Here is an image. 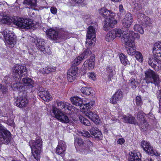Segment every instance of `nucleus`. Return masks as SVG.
<instances>
[{
    "instance_id": "64",
    "label": "nucleus",
    "mask_w": 161,
    "mask_h": 161,
    "mask_svg": "<svg viewBox=\"0 0 161 161\" xmlns=\"http://www.w3.org/2000/svg\"><path fill=\"white\" fill-rule=\"evenodd\" d=\"M128 53L131 56H133L135 55V53L136 51H127Z\"/></svg>"
},
{
    "instance_id": "38",
    "label": "nucleus",
    "mask_w": 161,
    "mask_h": 161,
    "mask_svg": "<svg viewBox=\"0 0 161 161\" xmlns=\"http://www.w3.org/2000/svg\"><path fill=\"white\" fill-rule=\"evenodd\" d=\"M144 114V113L142 111H139L138 112L137 116L140 120V122H143V121H146Z\"/></svg>"
},
{
    "instance_id": "5",
    "label": "nucleus",
    "mask_w": 161,
    "mask_h": 161,
    "mask_svg": "<svg viewBox=\"0 0 161 161\" xmlns=\"http://www.w3.org/2000/svg\"><path fill=\"white\" fill-rule=\"evenodd\" d=\"M75 141L79 146L80 151L84 154H87L92 151V147L93 144L88 138H86L84 141L81 138H76Z\"/></svg>"
},
{
    "instance_id": "50",
    "label": "nucleus",
    "mask_w": 161,
    "mask_h": 161,
    "mask_svg": "<svg viewBox=\"0 0 161 161\" xmlns=\"http://www.w3.org/2000/svg\"><path fill=\"white\" fill-rule=\"evenodd\" d=\"M157 95L159 100V106H160L161 104V90H158L157 91Z\"/></svg>"
},
{
    "instance_id": "29",
    "label": "nucleus",
    "mask_w": 161,
    "mask_h": 161,
    "mask_svg": "<svg viewBox=\"0 0 161 161\" xmlns=\"http://www.w3.org/2000/svg\"><path fill=\"white\" fill-rule=\"evenodd\" d=\"M95 104V101H91L89 102L88 103H86L85 104H80L79 106L80 109H90L92 108L93 106Z\"/></svg>"
},
{
    "instance_id": "45",
    "label": "nucleus",
    "mask_w": 161,
    "mask_h": 161,
    "mask_svg": "<svg viewBox=\"0 0 161 161\" xmlns=\"http://www.w3.org/2000/svg\"><path fill=\"white\" fill-rule=\"evenodd\" d=\"M83 60V58L80 55L77 58H75L73 61L74 64L75 66H76L79 65Z\"/></svg>"
},
{
    "instance_id": "37",
    "label": "nucleus",
    "mask_w": 161,
    "mask_h": 161,
    "mask_svg": "<svg viewBox=\"0 0 161 161\" xmlns=\"http://www.w3.org/2000/svg\"><path fill=\"white\" fill-rule=\"evenodd\" d=\"M82 136L85 137L86 138H88L89 140H91L92 138V136H91L89 132L86 130H83L80 133Z\"/></svg>"
},
{
    "instance_id": "36",
    "label": "nucleus",
    "mask_w": 161,
    "mask_h": 161,
    "mask_svg": "<svg viewBox=\"0 0 161 161\" xmlns=\"http://www.w3.org/2000/svg\"><path fill=\"white\" fill-rule=\"evenodd\" d=\"M79 119L80 122L85 125L89 126L91 125L89 121L83 116L80 117Z\"/></svg>"
},
{
    "instance_id": "51",
    "label": "nucleus",
    "mask_w": 161,
    "mask_h": 161,
    "mask_svg": "<svg viewBox=\"0 0 161 161\" xmlns=\"http://www.w3.org/2000/svg\"><path fill=\"white\" fill-rule=\"evenodd\" d=\"M88 76L90 78L94 80H95L96 79V76L95 73H90L89 74Z\"/></svg>"
},
{
    "instance_id": "52",
    "label": "nucleus",
    "mask_w": 161,
    "mask_h": 161,
    "mask_svg": "<svg viewBox=\"0 0 161 161\" xmlns=\"http://www.w3.org/2000/svg\"><path fill=\"white\" fill-rule=\"evenodd\" d=\"M146 20H147V21L145 22L143 25L144 26L145 25L146 26H150L151 24L150 20V19L148 17H147L146 18Z\"/></svg>"
},
{
    "instance_id": "60",
    "label": "nucleus",
    "mask_w": 161,
    "mask_h": 161,
    "mask_svg": "<svg viewBox=\"0 0 161 161\" xmlns=\"http://www.w3.org/2000/svg\"><path fill=\"white\" fill-rule=\"evenodd\" d=\"M48 69L49 70V71L50 72H55L56 70V68L55 67H50L48 68Z\"/></svg>"
},
{
    "instance_id": "19",
    "label": "nucleus",
    "mask_w": 161,
    "mask_h": 161,
    "mask_svg": "<svg viewBox=\"0 0 161 161\" xmlns=\"http://www.w3.org/2000/svg\"><path fill=\"white\" fill-rule=\"evenodd\" d=\"M106 71L108 74V81H110L115 80L116 79L115 76L116 72L114 67L113 66L108 65L106 68Z\"/></svg>"
},
{
    "instance_id": "44",
    "label": "nucleus",
    "mask_w": 161,
    "mask_h": 161,
    "mask_svg": "<svg viewBox=\"0 0 161 161\" xmlns=\"http://www.w3.org/2000/svg\"><path fill=\"white\" fill-rule=\"evenodd\" d=\"M91 51H84L80 55L83 59L87 58L92 53Z\"/></svg>"
},
{
    "instance_id": "46",
    "label": "nucleus",
    "mask_w": 161,
    "mask_h": 161,
    "mask_svg": "<svg viewBox=\"0 0 161 161\" xmlns=\"http://www.w3.org/2000/svg\"><path fill=\"white\" fill-rule=\"evenodd\" d=\"M136 105L139 107H141V105H142V99L140 96H137L136 99Z\"/></svg>"
},
{
    "instance_id": "25",
    "label": "nucleus",
    "mask_w": 161,
    "mask_h": 161,
    "mask_svg": "<svg viewBox=\"0 0 161 161\" xmlns=\"http://www.w3.org/2000/svg\"><path fill=\"white\" fill-rule=\"evenodd\" d=\"M141 154L139 152H131L130 154L129 161H141Z\"/></svg>"
},
{
    "instance_id": "40",
    "label": "nucleus",
    "mask_w": 161,
    "mask_h": 161,
    "mask_svg": "<svg viewBox=\"0 0 161 161\" xmlns=\"http://www.w3.org/2000/svg\"><path fill=\"white\" fill-rule=\"evenodd\" d=\"M135 56L136 59L140 62L143 61V57L142 53L138 51H136Z\"/></svg>"
},
{
    "instance_id": "17",
    "label": "nucleus",
    "mask_w": 161,
    "mask_h": 161,
    "mask_svg": "<svg viewBox=\"0 0 161 161\" xmlns=\"http://www.w3.org/2000/svg\"><path fill=\"white\" fill-rule=\"evenodd\" d=\"M90 134L94 136L97 140H99L102 138V134L101 131L96 127H92L89 130Z\"/></svg>"
},
{
    "instance_id": "18",
    "label": "nucleus",
    "mask_w": 161,
    "mask_h": 161,
    "mask_svg": "<svg viewBox=\"0 0 161 161\" xmlns=\"http://www.w3.org/2000/svg\"><path fill=\"white\" fill-rule=\"evenodd\" d=\"M133 21L132 15L130 13L127 14L123 20L122 25L123 27L126 28L129 27Z\"/></svg>"
},
{
    "instance_id": "31",
    "label": "nucleus",
    "mask_w": 161,
    "mask_h": 161,
    "mask_svg": "<svg viewBox=\"0 0 161 161\" xmlns=\"http://www.w3.org/2000/svg\"><path fill=\"white\" fill-rule=\"evenodd\" d=\"M137 125L139 126L140 130L143 131L146 130L149 128V125L146 120L143 122L137 123Z\"/></svg>"
},
{
    "instance_id": "22",
    "label": "nucleus",
    "mask_w": 161,
    "mask_h": 161,
    "mask_svg": "<svg viewBox=\"0 0 161 161\" xmlns=\"http://www.w3.org/2000/svg\"><path fill=\"white\" fill-rule=\"evenodd\" d=\"M24 96L25 94L24 93ZM17 99L16 101V105L19 108H22L25 106L28 103V101L25 96L20 97H17Z\"/></svg>"
},
{
    "instance_id": "13",
    "label": "nucleus",
    "mask_w": 161,
    "mask_h": 161,
    "mask_svg": "<svg viewBox=\"0 0 161 161\" xmlns=\"http://www.w3.org/2000/svg\"><path fill=\"white\" fill-rule=\"evenodd\" d=\"M141 145L144 150L148 155L156 157L160 156V153L153 148L149 142L143 140L141 142Z\"/></svg>"
},
{
    "instance_id": "34",
    "label": "nucleus",
    "mask_w": 161,
    "mask_h": 161,
    "mask_svg": "<svg viewBox=\"0 0 161 161\" xmlns=\"http://www.w3.org/2000/svg\"><path fill=\"white\" fill-rule=\"evenodd\" d=\"M132 6L137 11L140 10L142 8L141 3L138 1H133L132 2Z\"/></svg>"
},
{
    "instance_id": "49",
    "label": "nucleus",
    "mask_w": 161,
    "mask_h": 161,
    "mask_svg": "<svg viewBox=\"0 0 161 161\" xmlns=\"http://www.w3.org/2000/svg\"><path fill=\"white\" fill-rule=\"evenodd\" d=\"M42 97H43V99L46 101H49L51 99V97L49 93V92H47V93L46 94L45 96Z\"/></svg>"
},
{
    "instance_id": "42",
    "label": "nucleus",
    "mask_w": 161,
    "mask_h": 161,
    "mask_svg": "<svg viewBox=\"0 0 161 161\" xmlns=\"http://www.w3.org/2000/svg\"><path fill=\"white\" fill-rule=\"evenodd\" d=\"M134 29L135 31L139 32L142 34H143L144 32L143 28L138 24H136L134 25Z\"/></svg>"
},
{
    "instance_id": "58",
    "label": "nucleus",
    "mask_w": 161,
    "mask_h": 161,
    "mask_svg": "<svg viewBox=\"0 0 161 161\" xmlns=\"http://www.w3.org/2000/svg\"><path fill=\"white\" fill-rule=\"evenodd\" d=\"M0 89H2V93L3 94H6L8 92V89L6 87H3L2 86V87Z\"/></svg>"
},
{
    "instance_id": "26",
    "label": "nucleus",
    "mask_w": 161,
    "mask_h": 161,
    "mask_svg": "<svg viewBox=\"0 0 161 161\" xmlns=\"http://www.w3.org/2000/svg\"><path fill=\"white\" fill-rule=\"evenodd\" d=\"M35 42L37 49L40 50H44L45 49L44 46V42L42 39H37L35 40Z\"/></svg>"
},
{
    "instance_id": "15",
    "label": "nucleus",
    "mask_w": 161,
    "mask_h": 161,
    "mask_svg": "<svg viewBox=\"0 0 161 161\" xmlns=\"http://www.w3.org/2000/svg\"><path fill=\"white\" fill-rule=\"evenodd\" d=\"M117 23V21L114 19V17L107 18L105 20L104 30L105 31H109L110 29L113 28Z\"/></svg>"
},
{
    "instance_id": "54",
    "label": "nucleus",
    "mask_w": 161,
    "mask_h": 161,
    "mask_svg": "<svg viewBox=\"0 0 161 161\" xmlns=\"http://www.w3.org/2000/svg\"><path fill=\"white\" fill-rule=\"evenodd\" d=\"M125 141V139L123 138L119 139L117 141V143L120 145L123 144Z\"/></svg>"
},
{
    "instance_id": "35",
    "label": "nucleus",
    "mask_w": 161,
    "mask_h": 161,
    "mask_svg": "<svg viewBox=\"0 0 161 161\" xmlns=\"http://www.w3.org/2000/svg\"><path fill=\"white\" fill-rule=\"evenodd\" d=\"M84 65H88V69H91L94 68L95 63L93 61H91L87 60L84 62Z\"/></svg>"
},
{
    "instance_id": "8",
    "label": "nucleus",
    "mask_w": 161,
    "mask_h": 161,
    "mask_svg": "<svg viewBox=\"0 0 161 161\" xmlns=\"http://www.w3.org/2000/svg\"><path fill=\"white\" fill-rule=\"evenodd\" d=\"M26 70V67L24 65H16L14 67L13 75L15 81L17 82L19 81L24 75L25 76Z\"/></svg>"
},
{
    "instance_id": "3",
    "label": "nucleus",
    "mask_w": 161,
    "mask_h": 161,
    "mask_svg": "<svg viewBox=\"0 0 161 161\" xmlns=\"http://www.w3.org/2000/svg\"><path fill=\"white\" fill-rule=\"evenodd\" d=\"M32 154V157L37 161H40V153L42 149V143L41 139H36L35 141L31 140L29 143Z\"/></svg>"
},
{
    "instance_id": "28",
    "label": "nucleus",
    "mask_w": 161,
    "mask_h": 161,
    "mask_svg": "<svg viewBox=\"0 0 161 161\" xmlns=\"http://www.w3.org/2000/svg\"><path fill=\"white\" fill-rule=\"evenodd\" d=\"M113 33L114 34V36H115V38L116 37H121V39H123V41L124 42V39L123 36H125V34H126L125 33H123L122 30L119 29H115L113 30Z\"/></svg>"
},
{
    "instance_id": "4",
    "label": "nucleus",
    "mask_w": 161,
    "mask_h": 161,
    "mask_svg": "<svg viewBox=\"0 0 161 161\" xmlns=\"http://www.w3.org/2000/svg\"><path fill=\"white\" fill-rule=\"evenodd\" d=\"M125 35V36L123 37L126 49V50H135L136 49V47L134 39H139L140 37L139 35L131 31Z\"/></svg>"
},
{
    "instance_id": "62",
    "label": "nucleus",
    "mask_w": 161,
    "mask_h": 161,
    "mask_svg": "<svg viewBox=\"0 0 161 161\" xmlns=\"http://www.w3.org/2000/svg\"><path fill=\"white\" fill-rule=\"evenodd\" d=\"M8 122L9 125L11 126H13L14 125V124L13 120L9 119L8 121Z\"/></svg>"
},
{
    "instance_id": "63",
    "label": "nucleus",
    "mask_w": 161,
    "mask_h": 161,
    "mask_svg": "<svg viewBox=\"0 0 161 161\" xmlns=\"http://www.w3.org/2000/svg\"><path fill=\"white\" fill-rule=\"evenodd\" d=\"M57 105L58 106V108H59L60 107L61 105L62 106L63 105L64 106V102H57Z\"/></svg>"
},
{
    "instance_id": "59",
    "label": "nucleus",
    "mask_w": 161,
    "mask_h": 161,
    "mask_svg": "<svg viewBox=\"0 0 161 161\" xmlns=\"http://www.w3.org/2000/svg\"><path fill=\"white\" fill-rule=\"evenodd\" d=\"M119 55L120 61H123V59L126 58V56L123 53H121Z\"/></svg>"
},
{
    "instance_id": "53",
    "label": "nucleus",
    "mask_w": 161,
    "mask_h": 161,
    "mask_svg": "<svg viewBox=\"0 0 161 161\" xmlns=\"http://www.w3.org/2000/svg\"><path fill=\"white\" fill-rule=\"evenodd\" d=\"M65 109H67L68 110L71 111L72 109L73 108V106L68 103H66V106H65Z\"/></svg>"
},
{
    "instance_id": "56",
    "label": "nucleus",
    "mask_w": 161,
    "mask_h": 161,
    "mask_svg": "<svg viewBox=\"0 0 161 161\" xmlns=\"http://www.w3.org/2000/svg\"><path fill=\"white\" fill-rule=\"evenodd\" d=\"M121 62L122 64L125 66H126L129 64V61L127 59V58H125L123 60V61H121Z\"/></svg>"
},
{
    "instance_id": "55",
    "label": "nucleus",
    "mask_w": 161,
    "mask_h": 161,
    "mask_svg": "<svg viewBox=\"0 0 161 161\" xmlns=\"http://www.w3.org/2000/svg\"><path fill=\"white\" fill-rule=\"evenodd\" d=\"M50 11L51 13L53 14H55L57 13V9L54 7H52L50 8Z\"/></svg>"
},
{
    "instance_id": "43",
    "label": "nucleus",
    "mask_w": 161,
    "mask_h": 161,
    "mask_svg": "<svg viewBox=\"0 0 161 161\" xmlns=\"http://www.w3.org/2000/svg\"><path fill=\"white\" fill-rule=\"evenodd\" d=\"M153 50H161V42H158L154 43Z\"/></svg>"
},
{
    "instance_id": "57",
    "label": "nucleus",
    "mask_w": 161,
    "mask_h": 161,
    "mask_svg": "<svg viewBox=\"0 0 161 161\" xmlns=\"http://www.w3.org/2000/svg\"><path fill=\"white\" fill-rule=\"evenodd\" d=\"M34 87H35V88L36 89H37V90L39 92L40 91H42L43 90H44V89L43 87H42L40 85H34Z\"/></svg>"
},
{
    "instance_id": "14",
    "label": "nucleus",
    "mask_w": 161,
    "mask_h": 161,
    "mask_svg": "<svg viewBox=\"0 0 161 161\" xmlns=\"http://www.w3.org/2000/svg\"><path fill=\"white\" fill-rule=\"evenodd\" d=\"M153 57H150L148 58V64L155 70H158L159 69V63L160 60L157 57L155 56L154 54H153Z\"/></svg>"
},
{
    "instance_id": "21",
    "label": "nucleus",
    "mask_w": 161,
    "mask_h": 161,
    "mask_svg": "<svg viewBox=\"0 0 161 161\" xmlns=\"http://www.w3.org/2000/svg\"><path fill=\"white\" fill-rule=\"evenodd\" d=\"M87 116L96 125H100L101 122L99 116L95 112L92 111L88 112L86 113Z\"/></svg>"
},
{
    "instance_id": "47",
    "label": "nucleus",
    "mask_w": 161,
    "mask_h": 161,
    "mask_svg": "<svg viewBox=\"0 0 161 161\" xmlns=\"http://www.w3.org/2000/svg\"><path fill=\"white\" fill-rule=\"evenodd\" d=\"M119 101L118 99H117L116 97L114 96V95L110 99V101L111 103L113 104H115L117 103V102Z\"/></svg>"
},
{
    "instance_id": "11",
    "label": "nucleus",
    "mask_w": 161,
    "mask_h": 161,
    "mask_svg": "<svg viewBox=\"0 0 161 161\" xmlns=\"http://www.w3.org/2000/svg\"><path fill=\"white\" fill-rule=\"evenodd\" d=\"M3 35L4 37L5 43L9 45V47H13L16 42V36L8 29L3 31Z\"/></svg>"
},
{
    "instance_id": "33",
    "label": "nucleus",
    "mask_w": 161,
    "mask_h": 161,
    "mask_svg": "<svg viewBox=\"0 0 161 161\" xmlns=\"http://www.w3.org/2000/svg\"><path fill=\"white\" fill-rule=\"evenodd\" d=\"M112 30L107 34L105 37L106 40L107 41L110 42L112 41L115 38V36H114V34Z\"/></svg>"
},
{
    "instance_id": "1",
    "label": "nucleus",
    "mask_w": 161,
    "mask_h": 161,
    "mask_svg": "<svg viewBox=\"0 0 161 161\" xmlns=\"http://www.w3.org/2000/svg\"><path fill=\"white\" fill-rule=\"evenodd\" d=\"M0 20L3 24L9 25L13 23L23 29H28L32 26L30 20L17 17H11L5 15L3 16Z\"/></svg>"
},
{
    "instance_id": "30",
    "label": "nucleus",
    "mask_w": 161,
    "mask_h": 161,
    "mask_svg": "<svg viewBox=\"0 0 161 161\" xmlns=\"http://www.w3.org/2000/svg\"><path fill=\"white\" fill-rule=\"evenodd\" d=\"M71 101L72 103L76 106H79L83 103L82 100L78 97L71 98Z\"/></svg>"
},
{
    "instance_id": "6",
    "label": "nucleus",
    "mask_w": 161,
    "mask_h": 161,
    "mask_svg": "<svg viewBox=\"0 0 161 161\" xmlns=\"http://www.w3.org/2000/svg\"><path fill=\"white\" fill-rule=\"evenodd\" d=\"M46 33L49 38L54 40L66 39L69 37L68 32L63 31H58L52 29L47 30Z\"/></svg>"
},
{
    "instance_id": "32",
    "label": "nucleus",
    "mask_w": 161,
    "mask_h": 161,
    "mask_svg": "<svg viewBox=\"0 0 161 161\" xmlns=\"http://www.w3.org/2000/svg\"><path fill=\"white\" fill-rule=\"evenodd\" d=\"M81 91L83 94L89 95L91 94L92 90L91 87H83L81 88Z\"/></svg>"
},
{
    "instance_id": "12",
    "label": "nucleus",
    "mask_w": 161,
    "mask_h": 161,
    "mask_svg": "<svg viewBox=\"0 0 161 161\" xmlns=\"http://www.w3.org/2000/svg\"><path fill=\"white\" fill-rule=\"evenodd\" d=\"M55 117L60 122L65 123H68L69 121L68 117L56 107L53 106L51 110Z\"/></svg>"
},
{
    "instance_id": "10",
    "label": "nucleus",
    "mask_w": 161,
    "mask_h": 161,
    "mask_svg": "<svg viewBox=\"0 0 161 161\" xmlns=\"http://www.w3.org/2000/svg\"><path fill=\"white\" fill-rule=\"evenodd\" d=\"M12 139L10 132L3 126L0 127V145L3 144H8Z\"/></svg>"
},
{
    "instance_id": "2",
    "label": "nucleus",
    "mask_w": 161,
    "mask_h": 161,
    "mask_svg": "<svg viewBox=\"0 0 161 161\" xmlns=\"http://www.w3.org/2000/svg\"><path fill=\"white\" fill-rule=\"evenodd\" d=\"M20 81L16 82L15 83L13 84L12 87L14 90H17L20 92H25V94L24 95H26L27 89L34 87V81L30 78L24 77L22 79V83H20Z\"/></svg>"
},
{
    "instance_id": "20",
    "label": "nucleus",
    "mask_w": 161,
    "mask_h": 161,
    "mask_svg": "<svg viewBox=\"0 0 161 161\" xmlns=\"http://www.w3.org/2000/svg\"><path fill=\"white\" fill-rule=\"evenodd\" d=\"M100 14L107 19V18L114 17L115 16V14L111 11L107 9L106 8H103L99 10Z\"/></svg>"
},
{
    "instance_id": "7",
    "label": "nucleus",
    "mask_w": 161,
    "mask_h": 161,
    "mask_svg": "<svg viewBox=\"0 0 161 161\" xmlns=\"http://www.w3.org/2000/svg\"><path fill=\"white\" fill-rule=\"evenodd\" d=\"M144 73V80H146L147 83H154L155 86H158L160 81L159 76L156 73L151 69H149L145 71Z\"/></svg>"
},
{
    "instance_id": "41",
    "label": "nucleus",
    "mask_w": 161,
    "mask_h": 161,
    "mask_svg": "<svg viewBox=\"0 0 161 161\" xmlns=\"http://www.w3.org/2000/svg\"><path fill=\"white\" fill-rule=\"evenodd\" d=\"M130 85L133 89L136 88L137 85V81L134 78H131L130 80Z\"/></svg>"
},
{
    "instance_id": "27",
    "label": "nucleus",
    "mask_w": 161,
    "mask_h": 161,
    "mask_svg": "<svg viewBox=\"0 0 161 161\" xmlns=\"http://www.w3.org/2000/svg\"><path fill=\"white\" fill-rule=\"evenodd\" d=\"M23 3L25 5L29 6V8L34 9L36 6V0H24Z\"/></svg>"
},
{
    "instance_id": "61",
    "label": "nucleus",
    "mask_w": 161,
    "mask_h": 161,
    "mask_svg": "<svg viewBox=\"0 0 161 161\" xmlns=\"http://www.w3.org/2000/svg\"><path fill=\"white\" fill-rule=\"evenodd\" d=\"M119 12L120 13H124L125 12V11H124V8L123 7V5L121 4L120 5H119Z\"/></svg>"
},
{
    "instance_id": "23",
    "label": "nucleus",
    "mask_w": 161,
    "mask_h": 161,
    "mask_svg": "<svg viewBox=\"0 0 161 161\" xmlns=\"http://www.w3.org/2000/svg\"><path fill=\"white\" fill-rule=\"evenodd\" d=\"M66 149V145L65 142L62 141L59 142L56 148V153L58 155H62L64 153Z\"/></svg>"
},
{
    "instance_id": "9",
    "label": "nucleus",
    "mask_w": 161,
    "mask_h": 161,
    "mask_svg": "<svg viewBox=\"0 0 161 161\" xmlns=\"http://www.w3.org/2000/svg\"><path fill=\"white\" fill-rule=\"evenodd\" d=\"M86 44L89 45L87 49H90V47L93 46L96 41L95 28L92 26H90L88 28L86 35Z\"/></svg>"
},
{
    "instance_id": "39",
    "label": "nucleus",
    "mask_w": 161,
    "mask_h": 161,
    "mask_svg": "<svg viewBox=\"0 0 161 161\" xmlns=\"http://www.w3.org/2000/svg\"><path fill=\"white\" fill-rule=\"evenodd\" d=\"M114 95V96L116 97L117 99L119 101L121 100L123 97V92L120 90L117 91Z\"/></svg>"
},
{
    "instance_id": "48",
    "label": "nucleus",
    "mask_w": 161,
    "mask_h": 161,
    "mask_svg": "<svg viewBox=\"0 0 161 161\" xmlns=\"http://www.w3.org/2000/svg\"><path fill=\"white\" fill-rule=\"evenodd\" d=\"M47 93V91L43 90L42 91H39L38 93V95L43 99L42 97L45 96L46 94Z\"/></svg>"
},
{
    "instance_id": "24",
    "label": "nucleus",
    "mask_w": 161,
    "mask_h": 161,
    "mask_svg": "<svg viewBox=\"0 0 161 161\" xmlns=\"http://www.w3.org/2000/svg\"><path fill=\"white\" fill-rule=\"evenodd\" d=\"M124 122L131 124L137 125V122L135 118L133 116L130 115L128 116L124 115L123 118Z\"/></svg>"
},
{
    "instance_id": "16",
    "label": "nucleus",
    "mask_w": 161,
    "mask_h": 161,
    "mask_svg": "<svg viewBox=\"0 0 161 161\" xmlns=\"http://www.w3.org/2000/svg\"><path fill=\"white\" fill-rule=\"evenodd\" d=\"M77 74V68L75 66L72 67L69 70L67 75V79L70 82H72L75 79Z\"/></svg>"
}]
</instances>
